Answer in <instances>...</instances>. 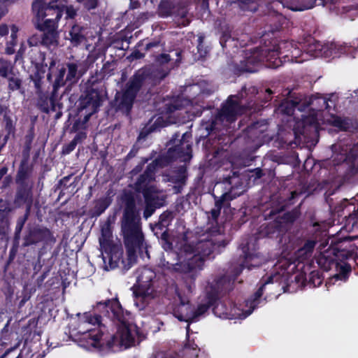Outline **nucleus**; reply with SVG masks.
<instances>
[{
  "mask_svg": "<svg viewBox=\"0 0 358 358\" xmlns=\"http://www.w3.org/2000/svg\"><path fill=\"white\" fill-rule=\"evenodd\" d=\"M226 244L224 236L220 234H208L195 242L185 243L179 248L178 262H167V268L187 275L189 282H186L187 292L192 293L194 288L193 280L197 271L202 268L208 257L220 247H224Z\"/></svg>",
  "mask_w": 358,
  "mask_h": 358,
  "instance_id": "nucleus-1",
  "label": "nucleus"
},
{
  "mask_svg": "<svg viewBox=\"0 0 358 358\" xmlns=\"http://www.w3.org/2000/svg\"><path fill=\"white\" fill-rule=\"evenodd\" d=\"M234 278L222 276L215 279L207 287L206 295L196 307L192 306L188 299L178 296L180 303L174 310V316L180 321L186 322H195L203 315L209 307L216 303L220 296L233 289Z\"/></svg>",
  "mask_w": 358,
  "mask_h": 358,
  "instance_id": "nucleus-2",
  "label": "nucleus"
},
{
  "mask_svg": "<svg viewBox=\"0 0 358 358\" xmlns=\"http://www.w3.org/2000/svg\"><path fill=\"white\" fill-rule=\"evenodd\" d=\"M96 307L106 316L120 322L116 334L113 336L112 341L108 343V346H118L124 349L132 346L135 343L137 331L135 326L127 324V313H124L120 302L116 299L99 302Z\"/></svg>",
  "mask_w": 358,
  "mask_h": 358,
  "instance_id": "nucleus-3",
  "label": "nucleus"
},
{
  "mask_svg": "<svg viewBox=\"0 0 358 358\" xmlns=\"http://www.w3.org/2000/svg\"><path fill=\"white\" fill-rule=\"evenodd\" d=\"M122 231L127 249L128 260L131 263L136 259V250L143 245L140 217L136 210L134 199L128 200L127 202L122 220Z\"/></svg>",
  "mask_w": 358,
  "mask_h": 358,
  "instance_id": "nucleus-4",
  "label": "nucleus"
},
{
  "mask_svg": "<svg viewBox=\"0 0 358 358\" xmlns=\"http://www.w3.org/2000/svg\"><path fill=\"white\" fill-rule=\"evenodd\" d=\"M329 101L332 102L330 98L328 99L322 96L310 98L308 105L310 106V113L304 117L305 124H309L313 127L315 131H317L320 124L325 123L331 124L341 131L355 129L356 127L349 118H342L329 113L324 114V111H322L323 108L326 109L331 108Z\"/></svg>",
  "mask_w": 358,
  "mask_h": 358,
  "instance_id": "nucleus-5",
  "label": "nucleus"
},
{
  "mask_svg": "<svg viewBox=\"0 0 358 358\" xmlns=\"http://www.w3.org/2000/svg\"><path fill=\"white\" fill-rule=\"evenodd\" d=\"M280 275L278 273L271 275L263 280L262 285L259 288L258 291L255 294V298L252 300H248L243 304H240L239 306L230 305L227 307V304L224 301H218L216 303L213 308L214 314L223 319H245L250 315L253 310L257 306L259 303V298L262 296L263 290L266 287L270 284L280 283Z\"/></svg>",
  "mask_w": 358,
  "mask_h": 358,
  "instance_id": "nucleus-6",
  "label": "nucleus"
},
{
  "mask_svg": "<svg viewBox=\"0 0 358 358\" xmlns=\"http://www.w3.org/2000/svg\"><path fill=\"white\" fill-rule=\"evenodd\" d=\"M155 166L150 164L143 174L141 175L135 183L136 191L143 194L145 201L144 217L148 219L155 212L157 208L163 205L164 195L159 192L152 185Z\"/></svg>",
  "mask_w": 358,
  "mask_h": 358,
  "instance_id": "nucleus-7",
  "label": "nucleus"
},
{
  "mask_svg": "<svg viewBox=\"0 0 358 358\" xmlns=\"http://www.w3.org/2000/svg\"><path fill=\"white\" fill-rule=\"evenodd\" d=\"M331 150L334 165L341 163L339 169L345 171V179L358 175V143L352 144L347 139L333 145Z\"/></svg>",
  "mask_w": 358,
  "mask_h": 358,
  "instance_id": "nucleus-8",
  "label": "nucleus"
},
{
  "mask_svg": "<svg viewBox=\"0 0 358 358\" xmlns=\"http://www.w3.org/2000/svg\"><path fill=\"white\" fill-rule=\"evenodd\" d=\"M100 317L85 313L80 319L78 333L80 345L87 349H99L103 345L102 331L100 329Z\"/></svg>",
  "mask_w": 358,
  "mask_h": 358,
  "instance_id": "nucleus-9",
  "label": "nucleus"
},
{
  "mask_svg": "<svg viewBox=\"0 0 358 358\" xmlns=\"http://www.w3.org/2000/svg\"><path fill=\"white\" fill-rule=\"evenodd\" d=\"M134 285V305L138 310L144 309L155 296L156 273L150 268L143 267L136 272Z\"/></svg>",
  "mask_w": 358,
  "mask_h": 358,
  "instance_id": "nucleus-10",
  "label": "nucleus"
},
{
  "mask_svg": "<svg viewBox=\"0 0 358 358\" xmlns=\"http://www.w3.org/2000/svg\"><path fill=\"white\" fill-rule=\"evenodd\" d=\"M47 78L53 83L52 96H55L59 88L64 86L66 83L72 85L78 81L79 78L78 66L74 63H69L66 64V66L64 65L55 66V63L52 62Z\"/></svg>",
  "mask_w": 358,
  "mask_h": 358,
  "instance_id": "nucleus-11",
  "label": "nucleus"
},
{
  "mask_svg": "<svg viewBox=\"0 0 358 358\" xmlns=\"http://www.w3.org/2000/svg\"><path fill=\"white\" fill-rule=\"evenodd\" d=\"M144 80L143 73H138L127 84L124 92L116 97V103L120 110L128 113L133 105L137 92Z\"/></svg>",
  "mask_w": 358,
  "mask_h": 358,
  "instance_id": "nucleus-12",
  "label": "nucleus"
},
{
  "mask_svg": "<svg viewBox=\"0 0 358 358\" xmlns=\"http://www.w3.org/2000/svg\"><path fill=\"white\" fill-rule=\"evenodd\" d=\"M59 0H52L46 3L44 0H36L32 4V10L38 20L49 17L55 20L56 24L62 16L64 6Z\"/></svg>",
  "mask_w": 358,
  "mask_h": 358,
  "instance_id": "nucleus-13",
  "label": "nucleus"
},
{
  "mask_svg": "<svg viewBox=\"0 0 358 358\" xmlns=\"http://www.w3.org/2000/svg\"><path fill=\"white\" fill-rule=\"evenodd\" d=\"M102 101V96L97 90L91 89L80 99L79 113L84 116L83 124H86L91 115L97 111Z\"/></svg>",
  "mask_w": 358,
  "mask_h": 358,
  "instance_id": "nucleus-14",
  "label": "nucleus"
},
{
  "mask_svg": "<svg viewBox=\"0 0 358 358\" xmlns=\"http://www.w3.org/2000/svg\"><path fill=\"white\" fill-rule=\"evenodd\" d=\"M191 134L188 132L183 134L180 144L176 145L174 148H169L166 157L173 159H179L182 162L189 161L192 157V146L189 143Z\"/></svg>",
  "mask_w": 358,
  "mask_h": 358,
  "instance_id": "nucleus-15",
  "label": "nucleus"
},
{
  "mask_svg": "<svg viewBox=\"0 0 358 358\" xmlns=\"http://www.w3.org/2000/svg\"><path fill=\"white\" fill-rule=\"evenodd\" d=\"M243 111V108L239 105L237 98L230 96L227 102L223 105L222 108L216 119V122L220 121L227 126L234 122L238 115Z\"/></svg>",
  "mask_w": 358,
  "mask_h": 358,
  "instance_id": "nucleus-16",
  "label": "nucleus"
},
{
  "mask_svg": "<svg viewBox=\"0 0 358 358\" xmlns=\"http://www.w3.org/2000/svg\"><path fill=\"white\" fill-rule=\"evenodd\" d=\"M38 28L44 32L42 42L47 46H56L58 44L59 33L58 26L55 20L47 18L42 24H38Z\"/></svg>",
  "mask_w": 358,
  "mask_h": 358,
  "instance_id": "nucleus-17",
  "label": "nucleus"
},
{
  "mask_svg": "<svg viewBox=\"0 0 358 358\" xmlns=\"http://www.w3.org/2000/svg\"><path fill=\"white\" fill-rule=\"evenodd\" d=\"M244 254V260L241 264V268L236 271V275H238L244 267L250 269L252 267L259 266L264 261L263 258L259 255L253 249L250 250L249 245L243 248Z\"/></svg>",
  "mask_w": 358,
  "mask_h": 358,
  "instance_id": "nucleus-18",
  "label": "nucleus"
},
{
  "mask_svg": "<svg viewBox=\"0 0 358 358\" xmlns=\"http://www.w3.org/2000/svg\"><path fill=\"white\" fill-rule=\"evenodd\" d=\"M336 48L330 43L322 44L320 42L316 41L309 45L308 48V53L313 57H330L332 55H336V52L333 53L331 49Z\"/></svg>",
  "mask_w": 358,
  "mask_h": 358,
  "instance_id": "nucleus-19",
  "label": "nucleus"
},
{
  "mask_svg": "<svg viewBox=\"0 0 358 358\" xmlns=\"http://www.w3.org/2000/svg\"><path fill=\"white\" fill-rule=\"evenodd\" d=\"M122 251L117 250L113 252L111 255H108L107 257H103V260L104 263V268L106 270L113 269L119 267L120 264L123 267H126L124 262L121 259Z\"/></svg>",
  "mask_w": 358,
  "mask_h": 358,
  "instance_id": "nucleus-20",
  "label": "nucleus"
},
{
  "mask_svg": "<svg viewBox=\"0 0 358 358\" xmlns=\"http://www.w3.org/2000/svg\"><path fill=\"white\" fill-rule=\"evenodd\" d=\"M86 29L78 24L73 25L69 33L67 39L70 40L71 44L78 46L85 40Z\"/></svg>",
  "mask_w": 358,
  "mask_h": 358,
  "instance_id": "nucleus-21",
  "label": "nucleus"
},
{
  "mask_svg": "<svg viewBox=\"0 0 358 358\" xmlns=\"http://www.w3.org/2000/svg\"><path fill=\"white\" fill-rule=\"evenodd\" d=\"M280 3L283 6L294 11H301L314 6L313 3L306 2V0H281Z\"/></svg>",
  "mask_w": 358,
  "mask_h": 358,
  "instance_id": "nucleus-22",
  "label": "nucleus"
},
{
  "mask_svg": "<svg viewBox=\"0 0 358 358\" xmlns=\"http://www.w3.org/2000/svg\"><path fill=\"white\" fill-rule=\"evenodd\" d=\"M266 50L264 49L256 48L254 49L249 56H246V67L245 70L248 71H252L247 65L254 64L262 62L266 58Z\"/></svg>",
  "mask_w": 358,
  "mask_h": 358,
  "instance_id": "nucleus-23",
  "label": "nucleus"
},
{
  "mask_svg": "<svg viewBox=\"0 0 358 358\" xmlns=\"http://www.w3.org/2000/svg\"><path fill=\"white\" fill-rule=\"evenodd\" d=\"M316 241L314 240H308L303 246L299 249L296 252L297 258L300 261L306 260L312 256Z\"/></svg>",
  "mask_w": 358,
  "mask_h": 358,
  "instance_id": "nucleus-24",
  "label": "nucleus"
},
{
  "mask_svg": "<svg viewBox=\"0 0 358 358\" xmlns=\"http://www.w3.org/2000/svg\"><path fill=\"white\" fill-rule=\"evenodd\" d=\"M232 197L229 193L224 194L221 199L215 201V208L210 211L212 218L216 220L220 215L222 206L224 204L226 201L231 200Z\"/></svg>",
  "mask_w": 358,
  "mask_h": 358,
  "instance_id": "nucleus-25",
  "label": "nucleus"
},
{
  "mask_svg": "<svg viewBox=\"0 0 358 358\" xmlns=\"http://www.w3.org/2000/svg\"><path fill=\"white\" fill-rule=\"evenodd\" d=\"M18 28L15 25H12L10 28V40L7 43V47L6 48V52L8 55L14 53V46L16 45L17 33Z\"/></svg>",
  "mask_w": 358,
  "mask_h": 358,
  "instance_id": "nucleus-26",
  "label": "nucleus"
},
{
  "mask_svg": "<svg viewBox=\"0 0 358 358\" xmlns=\"http://www.w3.org/2000/svg\"><path fill=\"white\" fill-rule=\"evenodd\" d=\"M13 65L10 61L0 58V76L8 77L13 71Z\"/></svg>",
  "mask_w": 358,
  "mask_h": 358,
  "instance_id": "nucleus-27",
  "label": "nucleus"
},
{
  "mask_svg": "<svg viewBox=\"0 0 358 358\" xmlns=\"http://www.w3.org/2000/svg\"><path fill=\"white\" fill-rule=\"evenodd\" d=\"M293 48L292 43L291 42L288 41H282L278 45V48L275 50V52H278V55H282L284 53H287L288 52H291L292 53L293 51L292 49Z\"/></svg>",
  "mask_w": 358,
  "mask_h": 358,
  "instance_id": "nucleus-28",
  "label": "nucleus"
},
{
  "mask_svg": "<svg viewBox=\"0 0 358 358\" xmlns=\"http://www.w3.org/2000/svg\"><path fill=\"white\" fill-rule=\"evenodd\" d=\"M330 44H333L334 46H336V48H334L331 49V51L333 53L336 52V55H332L331 57H338L341 54H348L350 47L347 46L346 45H341V44H336L335 43H330Z\"/></svg>",
  "mask_w": 358,
  "mask_h": 358,
  "instance_id": "nucleus-29",
  "label": "nucleus"
},
{
  "mask_svg": "<svg viewBox=\"0 0 358 358\" xmlns=\"http://www.w3.org/2000/svg\"><path fill=\"white\" fill-rule=\"evenodd\" d=\"M29 214V208H27L25 215L23 217H19L17 222L16 227H15V234L17 235L20 234L21 232L24 223L28 219V216Z\"/></svg>",
  "mask_w": 358,
  "mask_h": 358,
  "instance_id": "nucleus-30",
  "label": "nucleus"
},
{
  "mask_svg": "<svg viewBox=\"0 0 358 358\" xmlns=\"http://www.w3.org/2000/svg\"><path fill=\"white\" fill-rule=\"evenodd\" d=\"M21 80L17 77H10L8 78V87L10 90H17L20 87Z\"/></svg>",
  "mask_w": 358,
  "mask_h": 358,
  "instance_id": "nucleus-31",
  "label": "nucleus"
},
{
  "mask_svg": "<svg viewBox=\"0 0 358 358\" xmlns=\"http://www.w3.org/2000/svg\"><path fill=\"white\" fill-rule=\"evenodd\" d=\"M180 101L176 100L173 103H166V113H171L175 110H180L182 108V104L179 103Z\"/></svg>",
  "mask_w": 358,
  "mask_h": 358,
  "instance_id": "nucleus-32",
  "label": "nucleus"
},
{
  "mask_svg": "<svg viewBox=\"0 0 358 358\" xmlns=\"http://www.w3.org/2000/svg\"><path fill=\"white\" fill-rule=\"evenodd\" d=\"M162 245L164 250H168L172 248V243L168 240V234L164 232L162 235Z\"/></svg>",
  "mask_w": 358,
  "mask_h": 358,
  "instance_id": "nucleus-33",
  "label": "nucleus"
},
{
  "mask_svg": "<svg viewBox=\"0 0 358 358\" xmlns=\"http://www.w3.org/2000/svg\"><path fill=\"white\" fill-rule=\"evenodd\" d=\"M347 222L348 224H352V228H353L356 224H357L358 211L354 212L352 214H350L347 218Z\"/></svg>",
  "mask_w": 358,
  "mask_h": 358,
  "instance_id": "nucleus-34",
  "label": "nucleus"
},
{
  "mask_svg": "<svg viewBox=\"0 0 358 358\" xmlns=\"http://www.w3.org/2000/svg\"><path fill=\"white\" fill-rule=\"evenodd\" d=\"M26 164V161H22L21 164H20V169H19L18 172H17V180H24L26 178L27 170L24 168V164Z\"/></svg>",
  "mask_w": 358,
  "mask_h": 358,
  "instance_id": "nucleus-35",
  "label": "nucleus"
},
{
  "mask_svg": "<svg viewBox=\"0 0 358 358\" xmlns=\"http://www.w3.org/2000/svg\"><path fill=\"white\" fill-rule=\"evenodd\" d=\"M185 350L188 351H192V353L191 354V356L197 357L198 356V346L194 343H187L185 346Z\"/></svg>",
  "mask_w": 358,
  "mask_h": 358,
  "instance_id": "nucleus-36",
  "label": "nucleus"
},
{
  "mask_svg": "<svg viewBox=\"0 0 358 358\" xmlns=\"http://www.w3.org/2000/svg\"><path fill=\"white\" fill-rule=\"evenodd\" d=\"M78 1L82 3L88 10L94 8L97 4L96 0H78Z\"/></svg>",
  "mask_w": 358,
  "mask_h": 358,
  "instance_id": "nucleus-37",
  "label": "nucleus"
},
{
  "mask_svg": "<svg viewBox=\"0 0 358 358\" xmlns=\"http://www.w3.org/2000/svg\"><path fill=\"white\" fill-rule=\"evenodd\" d=\"M108 204L107 203V202L105 199L99 201L95 207L97 209L98 215H100L101 213H102L106 210V208L108 207Z\"/></svg>",
  "mask_w": 358,
  "mask_h": 358,
  "instance_id": "nucleus-38",
  "label": "nucleus"
},
{
  "mask_svg": "<svg viewBox=\"0 0 358 358\" xmlns=\"http://www.w3.org/2000/svg\"><path fill=\"white\" fill-rule=\"evenodd\" d=\"M170 60V57L167 54H162L157 57V62L160 64L167 63Z\"/></svg>",
  "mask_w": 358,
  "mask_h": 358,
  "instance_id": "nucleus-39",
  "label": "nucleus"
},
{
  "mask_svg": "<svg viewBox=\"0 0 358 358\" xmlns=\"http://www.w3.org/2000/svg\"><path fill=\"white\" fill-rule=\"evenodd\" d=\"M66 13L67 17H69V18H73L76 14V10L71 6L66 7Z\"/></svg>",
  "mask_w": 358,
  "mask_h": 358,
  "instance_id": "nucleus-40",
  "label": "nucleus"
},
{
  "mask_svg": "<svg viewBox=\"0 0 358 358\" xmlns=\"http://www.w3.org/2000/svg\"><path fill=\"white\" fill-rule=\"evenodd\" d=\"M8 34V27L6 24H2L0 25V36H4Z\"/></svg>",
  "mask_w": 358,
  "mask_h": 358,
  "instance_id": "nucleus-41",
  "label": "nucleus"
},
{
  "mask_svg": "<svg viewBox=\"0 0 358 358\" xmlns=\"http://www.w3.org/2000/svg\"><path fill=\"white\" fill-rule=\"evenodd\" d=\"M346 278H347V277H346V273H345V272H344V271H343V273H338V274L335 275L333 277L332 280H334H334H346Z\"/></svg>",
  "mask_w": 358,
  "mask_h": 358,
  "instance_id": "nucleus-42",
  "label": "nucleus"
},
{
  "mask_svg": "<svg viewBox=\"0 0 358 358\" xmlns=\"http://www.w3.org/2000/svg\"><path fill=\"white\" fill-rule=\"evenodd\" d=\"M170 216L169 214H162L161 216H160V222H161V224L162 225H165V224H166L169 220H166V219L169 218V217Z\"/></svg>",
  "mask_w": 358,
  "mask_h": 358,
  "instance_id": "nucleus-43",
  "label": "nucleus"
},
{
  "mask_svg": "<svg viewBox=\"0 0 358 358\" xmlns=\"http://www.w3.org/2000/svg\"><path fill=\"white\" fill-rule=\"evenodd\" d=\"M77 138L78 137H76L75 139L70 143V145H69L68 150H67V152L72 151L75 148L76 145V141Z\"/></svg>",
  "mask_w": 358,
  "mask_h": 358,
  "instance_id": "nucleus-44",
  "label": "nucleus"
},
{
  "mask_svg": "<svg viewBox=\"0 0 358 358\" xmlns=\"http://www.w3.org/2000/svg\"><path fill=\"white\" fill-rule=\"evenodd\" d=\"M153 358H167V357L164 352H158L154 355Z\"/></svg>",
  "mask_w": 358,
  "mask_h": 358,
  "instance_id": "nucleus-45",
  "label": "nucleus"
},
{
  "mask_svg": "<svg viewBox=\"0 0 358 358\" xmlns=\"http://www.w3.org/2000/svg\"><path fill=\"white\" fill-rule=\"evenodd\" d=\"M180 178L178 180L179 182H183V181L185 180V176H184L185 171H184L183 168L180 169Z\"/></svg>",
  "mask_w": 358,
  "mask_h": 358,
  "instance_id": "nucleus-46",
  "label": "nucleus"
},
{
  "mask_svg": "<svg viewBox=\"0 0 358 358\" xmlns=\"http://www.w3.org/2000/svg\"><path fill=\"white\" fill-rule=\"evenodd\" d=\"M8 171V169L6 167H3L0 169V178L3 177L5 174H6Z\"/></svg>",
  "mask_w": 358,
  "mask_h": 358,
  "instance_id": "nucleus-47",
  "label": "nucleus"
},
{
  "mask_svg": "<svg viewBox=\"0 0 358 358\" xmlns=\"http://www.w3.org/2000/svg\"><path fill=\"white\" fill-rule=\"evenodd\" d=\"M280 60L275 59V60L274 61V64H273V65H270L269 66H270V67H272V68H276V67H278V66H279V63H280Z\"/></svg>",
  "mask_w": 358,
  "mask_h": 358,
  "instance_id": "nucleus-48",
  "label": "nucleus"
},
{
  "mask_svg": "<svg viewBox=\"0 0 358 358\" xmlns=\"http://www.w3.org/2000/svg\"><path fill=\"white\" fill-rule=\"evenodd\" d=\"M35 243V241H34L29 240V238H27L26 239V243H25V244H26V245H30V244H33V243Z\"/></svg>",
  "mask_w": 358,
  "mask_h": 358,
  "instance_id": "nucleus-49",
  "label": "nucleus"
},
{
  "mask_svg": "<svg viewBox=\"0 0 358 358\" xmlns=\"http://www.w3.org/2000/svg\"><path fill=\"white\" fill-rule=\"evenodd\" d=\"M155 45H156L155 43H149V44L147 45V48H150L151 47H153Z\"/></svg>",
  "mask_w": 358,
  "mask_h": 358,
  "instance_id": "nucleus-50",
  "label": "nucleus"
},
{
  "mask_svg": "<svg viewBox=\"0 0 358 358\" xmlns=\"http://www.w3.org/2000/svg\"><path fill=\"white\" fill-rule=\"evenodd\" d=\"M186 329H187V333L189 334V324H187Z\"/></svg>",
  "mask_w": 358,
  "mask_h": 358,
  "instance_id": "nucleus-51",
  "label": "nucleus"
},
{
  "mask_svg": "<svg viewBox=\"0 0 358 358\" xmlns=\"http://www.w3.org/2000/svg\"><path fill=\"white\" fill-rule=\"evenodd\" d=\"M29 43L30 45H34V43L31 41V39L29 40Z\"/></svg>",
  "mask_w": 358,
  "mask_h": 358,
  "instance_id": "nucleus-52",
  "label": "nucleus"
},
{
  "mask_svg": "<svg viewBox=\"0 0 358 358\" xmlns=\"http://www.w3.org/2000/svg\"><path fill=\"white\" fill-rule=\"evenodd\" d=\"M267 92H268V94H271V93H272L271 90H269V89H268V90H267Z\"/></svg>",
  "mask_w": 358,
  "mask_h": 358,
  "instance_id": "nucleus-53",
  "label": "nucleus"
},
{
  "mask_svg": "<svg viewBox=\"0 0 358 358\" xmlns=\"http://www.w3.org/2000/svg\"><path fill=\"white\" fill-rule=\"evenodd\" d=\"M334 186L338 187V185H336V183H334V184L332 185V187H334Z\"/></svg>",
  "mask_w": 358,
  "mask_h": 358,
  "instance_id": "nucleus-54",
  "label": "nucleus"
},
{
  "mask_svg": "<svg viewBox=\"0 0 358 358\" xmlns=\"http://www.w3.org/2000/svg\"><path fill=\"white\" fill-rule=\"evenodd\" d=\"M298 109H299V110H302V109L301 108L300 106H299Z\"/></svg>",
  "mask_w": 358,
  "mask_h": 358,
  "instance_id": "nucleus-55",
  "label": "nucleus"
},
{
  "mask_svg": "<svg viewBox=\"0 0 358 358\" xmlns=\"http://www.w3.org/2000/svg\"><path fill=\"white\" fill-rule=\"evenodd\" d=\"M357 196H358V194Z\"/></svg>",
  "mask_w": 358,
  "mask_h": 358,
  "instance_id": "nucleus-56",
  "label": "nucleus"
},
{
  "mask_svg": "<svg viewBox=\"0 0 358 358\" xmlns=\"http://www.w3.org/2000/svg\"><path fill=\"white\" fill-rule=\"evenodd\" d=\"M17 358H19V357H17Z\"/></svg>",
  "mask_w": 358,
  "mask_h": 358,
  "instance_id": "nucleus-57",
  "label": "nucleus"
}]
</instances>
